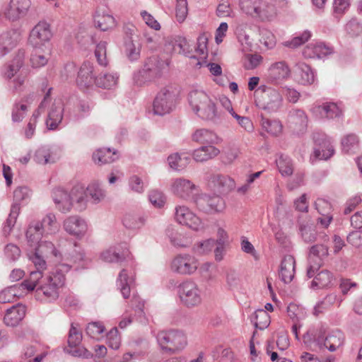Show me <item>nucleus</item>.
Listing matches in <instances>:
<instances>
[{"mask_svg":"<svg viewBox=\"0 0 362 362\" xmlns=\"http://www.w3.org/2000/svg\"><path fill=\"white\" fill-rule=\"evenodd\" d=\"M34 160L40 164H47L55 162L52 157L50 149L47 147L39 148L35 153Z\"/></svg>","mask_w":362,"mask_h":362,"instance_id":"nucleus-48","label":"nucleus"},{"mask_svg":"<svg viewBox=\"0 0 362 362\" xmlns=\"http://www.w3.org/2000/svg\"><path fill=\"white\" fill-rule=\"evenodd\" d=\"M33 97V94L29 95L23 98L21 102H15L11 113L12 121L13 122H20L23 120L28 110V106L25 103H28L29 99L32 100Z\"/></svg>","mask_w":362,"mask_h":362,"instance_id":"nucleus-36","label":"nucleus"},{"mask_svg":"<svg viewBox=\"0 0 362 362\" xmlns=\"http://www.w3.org/2000/svg\"><path fill=\"white\" fill-rule=\"evenodd\" d=\"M165 47L167 51L172 53L182 54L189 58H195V56L191 54L189 45L185 37L175 36L168 38L166 40Z\"/></svg>","mask_w":362,"mask_h":362,"instance_id":"nucleus-22","label":"nucleus"},{"mask_svg":"<svg viewBox=\"0 0 362 362\" xmlns=\"http://www.w3.org/2000/svg\"><path fill=\"white\" fill-rule=\"evenodd\" d=\"M317 111L321 114L322 117L333 119L340 116L341 110L337 105L334 103H326L317 107Z\"/></svg>","mask_w":362,"mask_h":362,"instance_id":"nucleus-40","label":"nucleus"},{"mask_svg":"<svg viewBox=\"0 0 362 362\" xmlns=\"http://www.w3.org/2000/svg\"><path fill=\"white\" fill-rule=\"evenodd\" d=\"M151 203L157 208H161L165 203V195L158 190H152L148 195Z\"/></svg>","mask_w":362,"mask_h":362,"instance_id":"nucleus-64","label":"nucleus"},{"mask_svg":"<svg viewBox=\"0 0 362 362\" xmlns=\"http://www.w3.org/2000/svg\"><path fill=\"white\" fill-rule=\"evenodd\" d=\"M300 231L304 242L311 243L316 240L317 233L313 224L309 223H300Z\"/></svg>","mask_w":362,"mask_h":362,"instance_id":"nucleus-49","label":"nucleus"},{"mask_svg":"<svg viewBox=\"0 0 362 362\" xmlns=\"http://www.w3.org/2000/svg\"><path fill=\"white\" fill-rule=\"evenodd\" d=\"M291 75V70L284 61L277 62L272 64L268 69L267 78L274 83H278L280 81L288 78Z\"/></svg>","mask_w":362,"mask_h":362,"instance_id":"nucleus-19","label":"nucleus"},{"mask_svg":"<svg viewBox=\"0 0 362 362\" xmlns=\"http://www.w3.org/2000/svg\"><path fill=\"white\" fill-rule=\"evenodd\" d=\"M70 269L68 264H59L42 279L41 284L35 290L36 297L40 300H55L59 298V289L65 284V272Z\"/></svg>","mask_w":362,"mask_h":362,"instance_id":"nucleus-1","label":"nucleus"},{"mask_svg":"<svg viewBox=\"0 0 362 362\" xmlns=\"http://www.w3.org/2000/svg\"><path fill=\"white\" fill-rule=\"evenodd\" d=\"M262 0H238L240 10L246 16L255 18Z\"/></svg>","mask_w":362,"mask_h":362,"instance_id":"nucleus-38","label":"nucleus"},{"mask_svg":"<svg viewBox=\"0 0 362 362\" xmlns=\"http://www.w3.org/2000/svg\"><path fill=\"white\" fill-rule=\"evenodd\" d=\"M125 52L129 60H137L140 56L139 45L134 43L132 40H129L125 42Z\"/></svg>","mask_w":362,"mask_h":362,"instance_id":"nucleus-58","label":"nucleus"},{"mask_svg":"<svg viewBox=\"0 0 362 362\" xmlns=\"http://www.w3.org/2000/svg\"><path fill=\"white\" fill-rule=\"evenodd\" d=\"M35 250L45 257L53 255L57 257L59 253L54 244L50 241H41L37 244Z\"/></svg>","mask_w":362,"mask_h":362,"instance_id":"nucleus-52","label":"nucleus"},{"mask_svg":"<svg viewBox=\"0 0 362 362\" xmlns=\"http://www.w3.org/2000/svg\"><path fill=\"white\" fill-rule=\"evenodd\" d=\"M194 202L199 210L206 214L221 212L225 209L224 200L218 195L202 193L194 197Z\"/></svg>","mask_w":362,"mask_h":362,"instance_id":"nucleus-10","label":"nucleus"},{"mask_svg":"<svg viewBox=\"0 0 362 362\" xmlns=\"http://www.w3.org/2000/svg\"><path fill=\"white\" fill-rule=\"evenodd\" d=\"M177 88L172 85L166 86L157 93L153 104L155 115H164L170 113L175 105Z\"/></svg>","mask_w":362,"mask_h":362,"instance_id":"nucleus-7","label":"nucleus"},{"mask_svg":"<svg viewBox=\"0 0 362 362\" xmlns=\"http://www.w3.org/2000/svg\"><path fill=\"white\" fill-rule=\"evenodd\" d=\"M315 209L321 216L332 215L331 204L326 199L318 198L315 202Z\"/></svg>","mask_w":362,"mask_h":362,"instance_id":"nucleus-63","label":"nucleus"},{"mask_svg":"<svg viewBox=\"0 0 362 362\" xmlns=\"http://www.w3.org/2000/svg\"><path fill=\"white\" fill-rule=\"evenodd\" d=\"M310 37V32L305 30L300 35L293 37L291 41L286 42L285 45L287 47L296 48L306 42Z\"/></svg>","mask_w":362,"mask_h":362,"instance_id":"nucleus-62","label":"nucleus"},{"mask_svg":"<svg viewBox=\"0 0 362 362\" xmlns=\"http://www.w3.org/2000/svg\"><path fill=\"white\" fill-rule=\"evenodd\" d=\"M344 334L339 330L329 332L327 335H319L317 338V344L327 348L330 351H334L344 343Z\"/></svg>","mask_w":362,"mask_h":362,"instance_id":"nucleus-21","label":"nucleus"},{"mask_svg":"<svg viewBox=\"0 0 362 362\" xmlns=\"http://www.w3.org/2000/svg\"><path fill=\"white\" fill-rule=\"evenodd\" d=\"M328 255V247L323 244H317L310 249L308 255L309 267L307 275L309 278L313 277L315 272L322 265V259Z\"/></svg>","mask_w":362,"mask_h":362,"instance_id":"nucleus-14","label":"nucleus"},{"mask_svg":"<svg viewBox=\"0 0 362 362\" xmlns=\"http://www.w3.org/2000/svg\"><path fill=\"white\" fill-rule=\"evenodd\" d=\"M45 276L41 270L36 269L35 271H32L29 278L24 280L20 284V286H21L23 290H27L28 291L36 290L40 284H41L42 279H44Z\"/></svg>","mask_w":362,"mask_h":362,"instance_id":"nucleus-37","label":"nucleus"},{"mask_svg":"<svg viewBox=\"0 0 362 362\" xmlns=\"http://www.w3.org/2000/svg\"><path fill=\"white\" fill-rule=\"evenodd\" d=\"M117 158V151H112L110 148H99L93 154L94 163L98 165L110 163Z\"/></svg>","mask_w":362,"mask_h":362,"instance_id":"nucleus-34","label":"nucleus"},{"mask_svg":"<svg viewBox=\"0 0 362 362\" xmlns=\"http://www.w3.org/2000/svg\"><path fill=\"white\" fill-rule=\"evenodd\" d=\"M120 336L119 335L118 330L116 327L112 328L107 334V346L112 349H117L120 346Z\"/></svg>","mask_w":362,"mask_h":362,"instance_id":"nucleus-61","label":"nucleus"},{"mask_svg":"<svg viewBox=\"0 0 362 362\" xmlns=\"http://www.w3.org/2000/svg\"><path fill=\"white\" fill-rule=\"evenodd\" d=\"M105 331V326L102 322H93L88 323L86 332V334L93 339H99Z\"/></svg>","mask_w":362,"mask_h":362,"instance_id":"nucleus-54","label":"nucleus"},{"mask_svg":"<svg viewBox=\"0 0 362 362\" xmlns=\"http://www.w3.org/2000/svg\"><path fill=\"white\" fill-rule=\"evenodd\" d=\"M45 233L42 229V224H40V221L31 222L26 231V238L28 242L31 246L37 245Z\"/></svg>","mask_w":362,"mask_h":362,"instance_id":"nucleus-35","label":"nucleus"},{"mask_svg":"<svg viewBox=\"0 0 362 362\" xmlns=\"http://www.w3.org/2000/svg\"><path fill=\"white\" fill-rule=\"evenodd\" d=\"M93 69V63L88 61L81 66L76 78V84L79 88L85 90L93 86L95 79Z\"/></svg>","mask_w":362,"mask_h":362,"instance_id":"nucleus-18","label":"nucleus"},{"mask_svg":"<svg viewBox=\"0 0 362 362\" xmlns=\"http://www.w3.org/2000/svg\"><path fill=\"white\" fill-rule=\"evenodd\" d=\"M215 245L216 241L214 239H207L195 243L192 247V251L198 255H204L211 252Z\"/></svg>","mask_w":362,"mask_h":362,"instance_id":"nucleus-46","label":"nucleus"},{"mask_svg":"<svg viewBox=\"0 0 362 362\" xmlns=\"http://www.w3.org/2000/svg\"><path fill=\"white\" fill-rule=\"evenodd\" d=\"M358 140L355 134H350L341 140L342 150L346 153L354 151L358 146Z\"/></svg>","mask_w":362,"mask_h":362,"instance_id":"nucleus-56","label":"nucleus"},{"mask_svg":"<svg viewBox=\"0 0 362 362\" xmlns=\"http://www.w3.org/2000/svg\"><path fill=\"white\" fill-rule=\"evenodd\" d=\"M49 53H45L41 48H34L31 56L30 63L33 68H40L47 64Z\"/></svg>","mask_w":362,"mask_h":362,"instance_id":"nucleus-43","label":"nucleus"},{"mask_svg":"<svg viewBox=\"0 0 362 362\" xmlns=\"http://www.w3.org/2000/svg\"><path fill=\"white\" fill-rule=\"evenodd\" d=\"M86 197L89 195L95 203L101 202L105 197V192L98 182L90 184L86 189Z\"/></svg>","mask_w":362,"mask_h":362,"instance_id":"nucleus-45","label":"nucleus"},{"mask_svg":"<svg viewBox=\"0 0 362 362\" xmlns=\"http://www.w3.org/2000/svg\"><path fill=\"white\" fill-rule=\"evenodd\" d=\"M21 288L20 285H14L1 291L0 292V303L13 302L16 298L21 296L18 291Z\"/></svg>","mask_w":362,"mask_h":362,"instance_id":"nucleus-44","label":"nucleus"},{"mask_svg":"<svg viewBox=\"0 0 362 362\" xmlns=\"http://www.w3.org/2000/svg\"><path fill=\"white\" fill-rule=\"evenodd\" d=\"M220 153V150L214 145H204L194 150L193 158L197 162H204L212 159Z\"/></svg>","mask_w":362,"mask_h":362,"instance_id":"nucleus-30","label":"nucleus"},{"mask_svg":"<svg viewBox=\"0 0 362 362\" xmlns=\"http://www.w3.org/2000/svg\"><path fill=\"white\" fill-rule=\"evenodd\" d=\"M333 52L332 47L322 43L319 42L315 45H310L306 47L304 54L308 57H325Z\"/></svg>","mask_w":362,"mask_h":362,"instance_id":"nucleus-33","label":"nucleus"},{"mask_svg":"<svg viewBox=\"0 0 362 362\" xmlns=\"http://www.w3.org/2000/svg\"><path fill=\"white\" fill-rule=\"evenodd\" d=\"M63 106L61 102L54 103L48 112L46 124L49 129H56L63 118Z\"/></svg>","mask_w":362,"mask_h":362,"instance_id":"nucleus-27","label":"nucleus"},{"mask_svg":"<svg viewBox=\"0 0 362 362\" xmlns=\"http://www.w3.org/2000/svg\"><path fill=\"white\" fill-rule=\"evenodd\" d=\"M198 187L191 180L180 177L175 179L171 184V191L177 197L189 199L194 197V192L197 191Z\"/></svg>","mask_w":362,"mask_h":362,"instance_id":"nucleus-16","label":"nucleus"},{"mask_svg":"<svg viewBox=\"0 0 362 362\" xmlns=\"http://www.w3.org/2000/svg\"><path fill=\"white\" fill-rule=\"evenodd\" d=\"M64 228L70 235L80 237L86 233L87 225L85 221L80 217L71 216L64 221Z\"/></svg>","mask_w":362,"mask_h":362,"instance_id":"nucleus-23","label":"nucleus"},{"mask_svg":"<svg viewBox=\"0 0 362 362\" xmlns=\"http://www.w3.org/2000/svg\"><path fill=\"white\" fill-rule=\"evenodd\" d=\"M93 18L95 27L102 31L112 29L116 25L115 18L104 11L97 10Z\"/></svg>","mask_w":362,"mask_h":362,"instance_id":"nucleus-28","label":"nucleus"},{"mask_svg":"<svg viewBox=\"0 0 362 362\" xmlns=\"http://www.w3.org/2000/svg\"><path fill=\"white\" fill-rule=\"evenodd\" d=\"M30 6V0H10L5 8L4 16L11 21H18L27 15Z\"/></svg>","mask_w":362,"mask_h":362,"instance_id":"nucleus-15","label":"nucleus"},{"mask_svg":"<svg viewBox=\"0 0 362 362\" xmlns=\"http://www.w3.org/2000/svg\"><path fill=\"white\" fill-rule=\"evenodd\" d=\"M192 140L203 144L213 145L218 142L219 138L212 131L206 129H200L196 130L192 134Z\"/></svg>","mask_w":362,"mask_h":362,"instance_id":"nucleus-32","label":"nucleus"},{"mask_svg":"<svg viewBox=\"0 0 362 362\" xmlns=\"http://www.w3.org/2000/svg\"><path fill=\"white\" fill-rule=\"evenodd\" d=\"M127 255V252H123L122 255H119L115 248L110 247L101 254V258L107 262H119L124 259Z\"/></svg>","mask_w":362,"mask_h":362,"instance_id":"nucleus-53","label":"nucleus"},{"mask_svg":"<svg viewBox=\"0 0 362 362\" xmlns=\"http://www.w3.org/2000/svg\"><path fill=\"white\" fill-rule=\"evenodd\" d=\"M189 160L188 157L182 158L178 153L172 154L168 158L169 165L176 170L184 169L189 163Z\"/></svg>","mask_w":362,"mask_h":362,"instance_id":"nucleus-50","label":"nucleus"},{"mask_svg":"<svg viewBox=\"0 0 362 362\" xmlns=\"http://www.w3.org/2000/svg\"><path fill=\"white\" fill-rule=\"evenodd\" d=\"M51 37L49 24L45 21H40L31 30L28 41L33 48H41L45 46Z\"/></svg>","mask_w":362,"mask_h":362,"instance_id":"nucleus-13","label":"nucleus"},{"mask_svg":"<svg viewBox=\"0 0 362 362\" xmlns=\"http://www.w3.org/2000/svg\"><path fill=\"white\" fill-rule=\"evenodd\" d=\"M134 281L132 276H129L127 269H123L119 274L117 286L120 290L124 298H128L130 296L131 286Z\"/></svg>","mask_w":362,"mask_h":362,"instance_id":"nucleus-31","label":"nucleus"},{"mask_svg":"<svg viewBox=\"0 0 362 362\" xmlns=\"http://www.w3.org/2000/svg\"><path fill=\"white\" fill-rule=\"evenodd\" d=\"M333 279L332 274L328 270H322L319 272L312 281V287L323 288L329 286Z\"/></svg>","mask_w":362,"mask_h":362,"instance_id":"nucleus-39","label":"nucleus"},{"mask_svg":"<svg viewBox=\"0 0 362 362\" xmlns=\"http://www.w3.org/2000/svg\"><path fill=\"white\" fill-rule=\"evenodd\" d=\"M165 67V63L158 56L148 57L144 63L143 68L134 76L135 83L142 86L146 82L153 81L160 78Z\"/></svg>","mask_w":362,"mask_h":362,"instance_id":"nucleus-5","label":"nucleus"},{"mask_svg":"<svg viewBox=\"0 0 362 362\" xmlns=\"http://www.w3.org/2000/svg\"><path fill=\"white\" fill-rule=\"evenodd\" d=\"M255 93L256 105L262 110L269 112H275L282 107V95L274 88L261 86Z\"/></svg>","mask_w":362,"mask_h":362,"instance_id":"nucleus-4","label":"nucleus"},{"mask_svg":"<svg viewBox=\"0 0 362 362\" xmlns=\"http://www.w3.org/2000/svg\"><path fill=\"white\" fill-rule=\"evenodd\" d=\"M295 259L291 255H287L281 261L279 276L286 284L290 283L295 274Z\"/></svg>","mask_w":362,"mask_h":362,"instance_id":"nucleus-26","label":"nucleus"},{"mask_svg":"<svg viewBox=\"0 0 362 362\" xmlns=\"http://www.w3.org/2000/svg\"><path fill=\"white\" fill-rule=\"evenodd\" d=\"M308 122V116L302 110L293 109L288 113V124L289 128L298 134L303 133L306 130Z\"/></svg>","mask_w":362,"mask_h":362,"instance_id":"nucleus-20","label":"nucleus"},{"mask_svg":"<svg viewBox=\"0 0 362 362\" xmlns=\"http://www.w3.org/2000/svg\"><path fill=\"white\" fill-rule=\"evenodd\" d=\"M208 187L214 192L228 193L235 187V181L227 175L213 174L208 179Z\"/></svg>","mask_w":362,"mask_h":362,"instance_id":"nucleus-17","label":"nucleus"},{"mask_svg":"<svg viewBox=\"0 0 362 362\" xmlns=\"http://www.w3.org/2000/svg\"><path fill=\"white\" fill-rule=\"evenodd\" d=\"M95 56L97 59L98 63L103 66H105L108 64L107 59V42H99L95 50Z\"/></svg>","mask_w":362,"mask_h":362,"instance_id":"nucleus-57","label":"nucleus"},{"mask_svg":"<svg viewBox=\"0 0 362 362\" xmlns=\"http://www.w3.org/2000/svg\"><path fill=\"white\" fill-rule=\"evenodd\" d=\"M117 80L116 74H104L95 78V83L99 88L110 89L117 85Z\"/></svg>","mask_w":362,"mask_h":362,"instance_id":"nucleus-41","label":"nucleus"},{"mask_svg":"<svg viewBox=\"0 0 362 362\" xmlns=\"http://www.w3.org/2000/svg\"><path fill=\"white\" fill-rule=\"evenodd\" d=\"M276 165L280 173L283 176H289L292 175L293 168L291 159L284 155H281L276 160Z\"/></svg>","mask_w":362,"mask_h":362,"instance_id":"nucleus-47","label":"nucleus"},{"mask_svg":"<svg viewBox=\"0 0 362 362\" xmlns=\"http://www.w3.org/2000/svg\"><path fill=\"white\" fill-rule=\"evenodd\" d=\"M188 100L193 111L202 119L214 122L219 117L216 102L205 92L192 90L189 93Z\"/></svg>","mask_w":362,"mask_h":362,"instance_id":"nucleus-2","label":"nucleus"},{"mask_svg":"<svg viewBox=\"0 0 362 362\" xmlns=\"http://www.w3.org/2000/svg\"><path fill=\"white\" fill-rule=\"evenodd\" d=\"M25 308L21 305L13 306L8 309L4 317V321L8 326L14 327L17 325L25 317Z\"/></svg>","mask_w":362,"mask_h":362,"instance_id":"nucleus-29","label":"nucleus"},{"mask_svg":"<svg viewBox=\"0 0 362 362\" xmlns=\"http://www.w3.org/2000/svg\"><path fill=\"white\" fill-rule=\"evenodd\" d=\"M82 338V332L78 327V325L71 323L68 334V347L66 349V351L74 356L88 358L92 356V354L81 345Z\"/></svg>","mask_w":362,"mask_h":362,"instance_id":"nucleus-9","label":"nucleus"},{"mask_svg":"<svg viewBox=\"0 0 362 362\" xmlns=\"http://www.w3.org/2000/svg\"><path fill=\"white\" fill-rule=\"evenodd\" d=\"M198 267V259L189 254L177 255L170 264L171 270L180 275H191L197 271Z\"/></svg>","mask_w":362,"mask_h":362,"instance_id":"nucleus-11","label":"nucleus"},{"mask_svg":"<svg viewBox=\"0 0 362 362\" xmlns=\"http://www.w3.org/2000/svg\"><path fill=\"white\" fill-rule=\"evenodd\" d=\"M299 69L301 83L304 85L313 83L315 81V76L310 66L303 63L299 64Z\"/></svg>","mask_w":362,"mask_h":362,"instance_id":"nucleus-55","label":"nucleus"},{"mask_svg":"<svg viewBox=\"0 0 362 362\" xmlns=\"http://www.w3.org/2000/svg\"><path fill=\"white\" fill-rule=\"evenodd\" d=\"M160 349L170 354L182 350L187 344L185 335L178 330H161L156 334Z\"/></svg>","mask_w":362,"mask_h":362,"instance_id":"nucleus-6","label":"nucleus"},{"mask_svg":"<svg viewBox=\"0 0 362 362\" xmlns=\"http://www.w3.org/2000/svg\"><path fill=\"white\" fill-rule=\"evenodd\" d=\"M40 224H42V229L47 234L55 233L59 229L56 216L52 213L47 214L42 221H40Z\"/></svg>","mask_w":362,"mask_h":362,"instance_id":"nucleus-42","label":"nucleus"},{"mask_svg":"<svg viewBox=\"0 0 362 362\" xmlns=\"http://www.w3.org/2000/svg\"><path fill=\"white\" fill-rule=\"evenodd\" d=\"M175 219L178 223L186 226L193 230L199 231L204 228V224L201 218L185 206L175 207Z\"/></svg>","mask_w":362,"mask_h":362,"instance_id":"nucleus-12","label":"nucleus"},{"mask_svg":"<svg viewBox=\"0 0 362 362\" xmlns=\"http://www.w3.org/2000/svg\"><path fill=\"white\" fill-rule=\"evenodd\" d=\"M181 303L187 308L199 306L202 301V292L199 286L192 280L183 281L178 286Z\"/></svg>","mask_w":362,"mask_h":362,"instance_id":"nucleus-8","label":"nucleus"},{"mask_svg":"<svg viewBox=\"0 0 362 362\" xmlns=\"http://www.w3.org/2000/svg\"><path fill=\"white\" fill-rule=\"evenodd\" d=\"M20 40V33L11 30L0 35V57H4L13 49Z\"/></svg>","mask_w":362,"mask_h":362,"instance_id":"nucleus-25","label":"nucleus"},{"mask_svg":"<svg viewBox=\"0 0 362 362\" xmlns=\"http://www.w3.org/2000/svg\"><path fill=\"white\" fill-rule=\"evenodd\" d=\"M334 153L333 146L328 142H324L322 148H315L314 155L318 159L327 160Z\"/></svg>","mask_w":362,"mask_h":362,"instance_id":"nucleus-59","label":"nucleus"},{"mask_svg":"<svg viewBox=\"0 0 362 362\" xmlns=\"http://www.w3.org/2000/svg\"><path fill=\"white\" fill-rule=\"evenodd\" d=\"M124 226L129 229L140 228L143 224V219L134 214H127L123 218Z\"/></svg>","mask_w":362,"mask_h":362,"instance_id":"nucleus-60","label":"nucleus"},{"mask_svg":"<svg viewBox=\"0 0 362 362\" xmlns=\"http://www.w3.org/2000/svg\"><path fill=\"white\" fill-rule=\"evenodd\" d=\"M262 127L268 133L274 136L279 135L282 131V125L279 121L270 120L264 117L262 119Z\"/></svg>","mask_w":362,"mask_h":362,"instance_id":"nucleus-51","label":"nucleus"},{"mask_svg":"<svg viewBox=\"0 0 362 362\" xmlns=\"http://www.w3.org/2000/svg\"><path fill=\"white\" fill-rule=\"evenodd\" d=\"M277 16V8L274 0H262L255 18L262 22L272 21Z\"/></svg>","mask_w":362,"mask_h":362,"instance_id":"nucleus-24","label":"nucleus"},{"mask_svg":"<svg viewBox=\"0 0 362 362\" xmlns=\"http://www.w3.org/2000/svg\"><path fill=\"white\" fill-rule=\"evenodd\" d=\"M52 198L56 207L62 213L70 211L74 202L80 209L86 206V194L82 187H74L69 193L62 188H56L52 192Z\"/></svg>","mask_w":362,"mask_h":362,"instance_id":"nucleus-3","label":"nucleus"}]
</instances>
